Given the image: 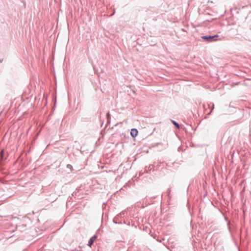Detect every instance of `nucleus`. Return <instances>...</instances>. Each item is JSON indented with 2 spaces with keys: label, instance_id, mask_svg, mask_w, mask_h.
<instances>
[{
  "label": "nucleus",
  "instance_id": "f257e3e1",
  "mask_svg": "<svg viewBox=\"0 0 251 251\" xmlns=\"http://www.w3.org/2000/svg\"><path fill=\"white\" fill-rule=\"evenodd\" d=\"M218 35H215L214 36H204L202 37V38L208 42H212V41H216L218 40Z\"/></svg>",
  "mask_w": 251,
  "mask_h": 251
},
{
  "label": "nucleus",
  "instance_id": "f03ea898",
  "mask_svg": "<svg viewBox=\"0 0 251 251\" xmlns=\"http://www.w3.org/2000/svg\"><path fill=\"white\" fill-rule=\"evenodd\" d=\"M97 239V236L94 235L88 241V246L90 247H91L93 244L94 243V242L96 241V239Z\"/></svg>",
  "mask_w": 251,
  "mask_h": 251
},
{
  "label": "nucleus",
  "instance_id": "7ed1b4c3",
  "mask_svg": "<svg viewBox=\"0 0 251 251\" xmlns=\"http://www.w3.org/2000/svg\"><path fill=\"white\" fill-rule=\"evenodd\" d=\"M138 131L137 129L135 128H132L131 129L130 134L132 137H135L137 136Z\"/></svg>",
  "mask_w": 251,
  "mask_h": 251
},
{
  "label": "nucleus",
  "instance_id": "20e7f679",
  "mask_svg": "<svg viewBox=\"0 0 251 251\" xmlns=\"http://www.w3.org/2000/svg\"><path fill=\"white\" fill-rule=\"evenodd\" d=\"M173 124L176 126L177 128H179V125L178 124H177L176 122H173Z\"/></svg>",
  "mask_w": 251,
  "mask_h": 251
},
{
  "label": "nucleus",
  "instance_id": "39448f33",
  "mask_svg": "<svg viewBox=\"0 0 251 251\" xmlns=\"http://www.w3.org/2000/svg\"><path fill=\"white\" fill-rule=\"evenodd\" d=\"M106 116H107V118H110V113H109V112L107 113V114H106Z\"/></svg>",
  "mask_w": 251,
  "mask_h": 251
},
{
  "label": "nucleus",
  "instance_id": "423d86ee",
  "mask_svg": "<svg viewBox=\"0 0 251 251\" xmlns=\"http://www.w3.org/2000/svg\"><path fill=\"white\" fill-rule=\"evenodd\" d=\"M67 167L71 169L72 168V166L71 165H67Z\"/></svg>",
  "mask_w": 251,
  "mask_h": 251
}]
</instances>
